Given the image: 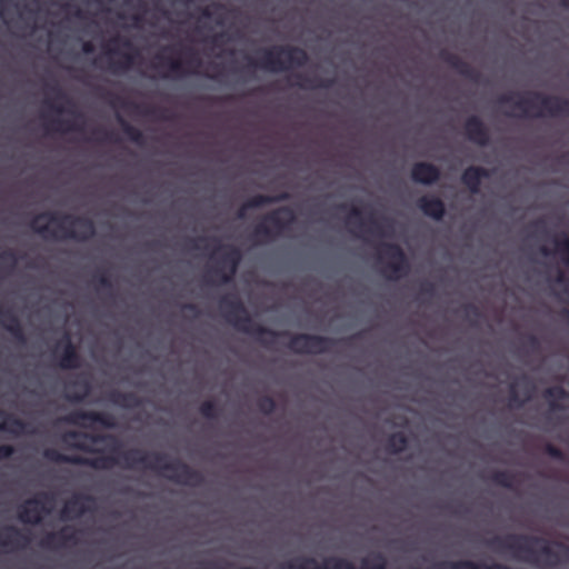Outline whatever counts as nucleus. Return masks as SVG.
Masks as SVG:
<instances>
[{"label":"nucleus","mask_w":569,"mask_h":569,"mask_svg":"<svg viewBox=\"0 0 569 569\" xmlns=\"http://www.w3.org/2000/svg\"><path fill=\"white\" fill-rule=\"evenodd\" d=\"M94 133L102 134V137L99 138L100 141H111L112 140V133L109 131L96 130Z\"/></svg>","instance_id":"nucleus-56"},{"label":"nucleus","mask_w":569,"mask_h":569,"mask_svg":"<svg viewBox=\"0 0 569 569\" xmlns=\"http://www.w3.org/2000/svg\"><path fill=\"white\" fill-rule=\"evenodd\" d=\"M489 170L482 167L470 166L461 174V182L469 189L471 193L480 191L481 180L488 178Z\"/></svg>","instance_id":"nucleus-25"},{"label":"nucleus","mask_w":569,"mask_h":569,"mask_svg":"<svg viewBox=\"0 0 569 569\" xmlns=\"http://www.w3.org/2000/svg\"><path fill=\"white\" fill-rule=\"evenodd\" d=\"M52 129L58 132L80 131L81 128L72 123L68 119L52 120Z\"/></svg>","instance_id":"nucleus-40"},{"label":"nucleus","mask_w":569,"mask_h":569,"mask_svg":"<svg viewBox=\"0 0 569 569\" xmlns=\"http://www.w3.org/2000/svg\"><path fill=\"white\" fill-rule=\"evenodd\" d=\"M487 546L501 551H508L513 558L538 563L542 561L550 567L558 566L562 558H569V545L560 541L550 542L545 538L529 535L509 533L495 536Z\"/></svg>","instance_id":"nucleus-3"},{"label":"nucleus","mask_w":569,"mask_h":569,"mask_svg":"<svg viewBox=\"0 0 569 569\" xmlns=\"http://www.w3.org/2000/svg\"><path fill=\"white\" fill-rule=\"evenodd\" d=\"M53 497L48 492L38 493L34 498L27 500L18 512V518L23 523L38 525L42 520V513L51 511Z\"/></svg>","instance_id":"nucleus-9"},{"label":"nucleus","mask_w":569,"mask_h":569,"mask_svg":"<svg viewBox=\"0 0 569 569\" xmlns=\"http://www.w3.org/2000/svg\"><path fill=\"white\" fill-rule=\"evenodd\" d=\"M556 280H557V282H559V283H562V282H565V281H566V277H565L563 271H561V270H559V271H558V274H557V279H556Z\"/></svg>","instance_id":"nucleus-58"},{"label":"nucleus","mask_w":569,"mask_h":569,"mask_svg":"<svg viewBox=\"0 0 569 569\" xmlns=\"http://www.w3.org/2000/svg\"><path fill=\"white\" fill-rule=\"evenodd\" d=\"M220 309L226 320L238 331L254 338L266 348L272 347L278 338L288 337V349L298 355H321L330 352L338 340L311 333L291 335L289 331H276L252 320L242 301L236 296H223Z\"/></svg>","instance_id":"nucleus-2"},{"label":"nucleus","mask_w":569,"mask_h":569,"mask_svg":"<svg viewBox=\"0 0 569 569\" xmlns=\"http://www.w3.org/2000/svg\"><path fill=\"white\" fill-rule=\"evenodd\" d=\"M526 345L532 350H538L540 347L539 339L535 335L527 336Z\"/></svg>","instance_id":"nucleus-49"},{"label":"nucleus","mask_w":569,"mask_h":569,"mask_svg":"<svg viewBox=\"0 0 569 569\" xmlns=\"http://www.w3.org/2000/svg\"><path fill=\"white\" fill-rule=\"evenodd\" d=\"M222 250V254L217 260L216 266L211 269V274L221 284L232 282L238 267L242 259V253L239 248L234 246H219L217 250L212 251L210 258L213 259L217 251Z\"/></svg>","instance_id":"nucleus-8"},{"label":"nucleus","mask_w":569,"mask_h":569,"mask_svg":"<svg viewBox=\"0 0 569 569\" xmlns=\"http://www.w3.org/2000/svg\"><path fill=\"white\" fill-rule=\"evenodd\" d=\"M213 9L214 10H220V9H223V6L220 4V3H214L211 7L202 8L201 9V17H203L206 19L212 18L214 16Z\"/></svg>","instance_id":"nucleus-47"},{"label":"nucleus","mask_w":569,"mask_h":569,"mask_svg":"<svg viewBox=\"0 0 569 569\" xmlns=\"http://www.w3.org/2000/svg\"><path fill=\"white\" fill-rule=\"evenodd\" d=\"M560 4L561 7L569 9V0H560Z\"/></svg>","instance_id":"nucleus-63"},{"label":"nucleus","mask_w":569,"mask_h":569,"mask_svg":"<svg viewBox=\"0 0 569 569\" xmlns=\"http://www.w3.org/2000/svg\"><path fill=\"white\" fill-rule=\"evenodd\" d=\"M78 541V531L70 527H63L57 532L47 533L46 537L41 540L40 546L51 549L54 547H64L68 543L74 545Z\"/></svg>","instance_id":"nucleus-17"},{"label":"nucleus","mask_w":569,"mask_h":569,"mask_svg":"<svg viewBox=\"0 0 569 569\" xmlns=\"http://www.w3.org/2000/svg\"><path fill=\"white\" fill-rule=\"evenodd\" d=\"M92 501L93 498L91 496H73L64 503L60 512L61 519L69 520L83 516L89 510L87 502Z\"/></svg>","instance_id":"nucleus-18"},{"label":"nucleus","mask_w":569,"mask_h":569,"mask_svg":"<svg viewBox=\"0 0 569 569\" xmlns=\"http://www.w3.org/2000/svg\"><path fill=\"white\" fill-rule=\"evenodd\" d=\"M63 421L79 427H88L87 422L98 423L103 428L114 427V419L110 415L98 411L76 410L64 416Z\"/></svg>","instance_id":"nucleus-11"},{"label":"nucleus","mask_w":569,"mask_h":569,"mask_svg":"<svg viewBox=\"0 0 569 569\" xmlns=\"http://www.w3.org/2000/svg\"><path fill=\"white\" fill-rule=\"evenodd\" d=\"M109 44L110 46L120 44L122 48H126V49H129V50H133L134 49L132 42L129 39L121 38L120 36H116V37L111 38L109 40Z\"/></svg>","instance_id":"nucleus-44"},{"label":"nucleus","mask_w":569,"mask_h":569,"mask_svg":"<svg viewBox=\"0 0 569 569\" xmlns=\"http://www.w3.org/2000/svg\"><path fill=\"white\" fill-rule=\"evenodd\" d=\"M14 452L10 445H0V460L9 459Z\"/></svg>","instance_id":"nucleus-48"},{"label":"nucleus","mask_w":569,"mask_h":569,"mask_svg":"<svg viewBox=\"0 0 569 569\" xmlns=\"http://www.w3.org/2000/svg\"><path fill=\"white\" fill-rule=\"evenodd\" d=\"M30 228L43 238L86 242L94 237L96 227L91 219L68 213L46 211L36 216Z\"/></svg>","instance_id":"nucleus-4"},{"label":"nucleus","mask_w":569,"mask_h":569,"mask_svg":"<svg viewBox=\"0 0 569 569\" xmlns=\"http://www.w3.org/2000/svg\"><path fill=\"white\" fill-rule=\"evenodd\" d=\"M490 481L499 487L512 489L516 482V476L508 470H496L490 475Z\"/></svg>","instance_id":"nucleus-32"},{"label":"nucleus","mask_w":569,"mask_h":569,"mask_svg":"<svg viewBox=\"0 0 569 569\" xmlns=\"http://www.w3.org/2000/svg\"><path fill=\"white\" fill-rule=\"evenodd\" d=\"M418 208L422 213L433 220H441L446 213L443 201L435 196H422L417 201Z\"/></svg>","instance_id":"nucleus-22"},{"label":"nucleus","mask_w":569,"mask_h":569,"mask_svg":"<svg viewBox=\"0 0 569 569\" xmlns=\"http://www.w3.org/2000/svg\"><path fill=\"white\" fill-rule=\"evenodd\" d=\"M339 211H345L348 209V206L346 203H340L336 207Z\"/></svg>","instance_id":"nucleus-62"},{"label":"nucleus","mask_w":569,"mask_h":569,"mask_svg":"<svg viewBox=\"0 0 569 569\" xmlns=\"http://www.w3.org/2000/svg\"><path fill=\"white\" fill-rule=\"evenodd\" d=\"M439 58L447 66L458 72L460 76L477 82L480 78V73L469 62L461 59L458 54L452 53L448 50H442L439 53Z\"/></svg>","instance_id":"nucleus-13"},{"label":"nucleus","mask_w":569,"mask_h":569,"mask_svg":"<svg viewBox=\"0 0 569 569\" xmlns=\"http://www.w3.org/2000/svg\"><path fill=\"white\" fill-rule=\"evenodd\" d=\"M119 123L121 124L123 133L128 137L130 141L134 142L138 146H142L144 143V136L140 129L130 124L122 118H119Z\"/></svg>","instance_id":"nucleus-33"},{"label":"nucleus","mask_w":569,"mask_h":569,"mask_svg":"<svg viewBox=\"0 0 569 569\" xmlns=\"http://www.w3.org/2000/svg\"><path fill=\"white\" fill-rule=\"evenodd\" d=\"M509 400L511 405H516L517 407H521L525 403V400H520L515 385L510 386Z\"/></svg>","instance_id":"nucleus-46"},{"label":"nucleus","mask_w":569,"mask_h":569,"mask_svg":"<svg viewBox=\"0 0 569 569\" xmlns=\"http://www.w3.org/2000/svg\"><path fill=\"white\" fill-rule=\"evenodd\" d=\"M73 16L76 18H82L83 17V12L82 10H80L79 8L76 9V11L73 12Z\"/></svg>","instance_id":"nucleus-60"},{"label":"nucleus","mask_w":569,"mask_h":569,"mask_svg":"<svg viewBox=\"0 0 569 569\" xmlns=\"http://www.w3.org/2000/svg\"><path fill=\"white\" fill-rule=\"evenodd\" d=\"M187 53L189 56V59H188V64H194L196 67H199L200 66V60L198 59L194 50L192 48H188L187 49Z\"/></svg>","instance_id":"nucleus-50"},{"label":"nucleus","mask_w":569,"mask_h":569,"mask_svg":"<svg viewBox=\"0 0 569 569\" xmlns=\"http://www.w3.org/2000/svg\"><path fill=\"white\" fill-rule=\"evenodd\" d=\"M199 413L207 419L218 417V407L213 400H206L199 407Z\"/></svg>","instance_id":"nucleus-39"},{"label":"nucleus","mask_w":569,"mask_h":569,"mask_svg":"<svg viewBox=\"0 0 569 569\" xmlns=\"http://www.w3.org/2000/svg\"><path fill=\"white\" fill-rule=\"evenodd\" d=\"M561 316L566 319L567 323L569 325V309H563L561 311Z\"/></svg>","instance_id":"nucleus-59"},{"label":"nucleus","mask_w":569,"mask_h":569,"mask_svg":"<svg viewBox=\"0 0 569 569\" xmlns=\"http://www.w3.org/2000/svg\"><path fill=\"white\" fill-rule=\"evenodd\" d=\"M51 90L56 93V98L58 100H64L68 103H70V101L67 99L66 94L61 91V89L59 87L54 86L51 88Z\"/></svg>","instance_id":"nucleus-53"},{"label":"nucleus","mask_w":569,"mask_h":569,"mask_svg":"<svg viewBox=\"0 0 569 569\" xmlns=\"http://www.w3.org/2000/svg\"><path fill=\"white\" fill-rule=\"evenodd\" d=\"M59 345L63 346L59 358V367L62 369H78L81 366V357L70 336L66 333Z\"/></svg>","instance_id":"nucleus-19"},{"label":"nucleus","mask_w":569,"mask_h":569,"mask_svg":"<svg viewBox=\"0 0 569 569\" xmlns=\"http://www.w3.org/2000/svg\"><path fill=\"white\" fill-rule=\"evenodd\" d=\"M30 542V537L16 527H8L0 532V546H20L26 547Z\"/></svg>","instance_id":"nucleus-28"},{"label":"nucleus","mask_w":569,"mask_h":569,"mask_svg":"<svg viewBox=\"0 0 569 569\" xmlns=\"http://www.w3.org/2000/svg\"><path fill=\"white\" fill-rule=\"evenodd\" d=\"M0 325L18 343H26L27 338L21 321L11 309H0Z\"/></svg>","instance_id":"nucleus-16"},{"label":"nucleus","mask_w":569,"mask_h":569,"mask_svg":"<svg viewBox=\"0 0 569 569\" xmlns=\"http://www.w3.org/2000/svg\"><path fill=\"white\" fill-rule=\"evenodd\" d=\"M463 129L469 141L481 147L489 144V130L478 116L469 117L463 124Z\"/></svg>","instance_id":"nucleus-14"},{"label":"nucleus","mask_w":569,"mask_h":569,"mask_svg":"<svg viewBox=\"0 0 569 569\" xmlns=\"http://www.w3.org/2000/svg\"><path fill=\"white\" fill-rule=\"evenodd\" d=\"M169 50H170V51H173V48H171V47H164L162 51L164 52V51H169Z\"/></svg>","instance_id":"nucleus-64"},{"label":"nucleus","mask_w":569,"mask_h":569,"mask_svg":"<svg viewBox=\"0 0 569 569\" xmlns=\"http://www.w3.org/2000/svg\"><path fill=\"white\" fill-rule=\"evenodd\" d=\"M73 386L81 387L82 392H74L67 396L72 402H82L90 391V385L87 380H76Z\"/></svg>","instance_id":"nucleus-37"},{"label":"nucleus","mask_w":569,"mask_h":569,"mask_svg":"<svg viewBox=\"0 0 569 569\" xmlns=\"http://www.w3.org/2000/svg\"><path fill=\"white\" fill-rule=\"evenodd\" d=\"M108 53L118 54L120 57L118 60H109L108 70L113 74H120L131 70L138 56V51L136 49L134 52H121L113 47L108 49Z\"/></svg>","instance_id":"nucleus-21"},{"label":"nucleus","mask_w":569,"mask_h":569,"mask_svg":"<svg viewBox=\"0 0 569 569\" xmlns=\"http://www.w3.org/2000/svg\"><path fill=\"white\" fill-rule=\"evenodd\" d=\"M63 441L70 448L99 456L87 458L77 455H63L57 449L47 448L42 452L43 458L56 463L86 466L94 470H110L114 467L133 470L142 467L149 470L169 472L166 477L170 481L190 487H200L204 481L200 471L178 459L168 460L164 453L147 452L139 448L121 451L120 440L110 433H88L71 430L64 433Z\"/></svg>","instance_id":"nucleus-1"},{"label":"nucleus","mask_w":569,"mask_h":569,"mask_svg":"<svg viewBox=\"0 0 569 569\" xmlns=\"http://www.w3.org/2000/svg\"><path fill=\"white\" fill-rule=\"evenodd\" d=\"M545 397L550 399V408L557 410L561 409V406L558 403V401L568 399L569 393L562 387H550L546 389Z\"/></svg>","instance_id":"nucleus-35"},{"label":"nucleus","mask_w":569,"mask_h":569,"mask_svg":"<svg viewBox=\"0 0 569 569\" xmlns=\"http://www.w3.org/2000/svg\"><path fill=\"white\" fill-rule=\"evenodd\" d=\"M260 53L259 60L246 57L248 63L244 70L259 68L270 72H284L305 67L309 61L306 50L295 46H274L271 49H262Z\"/></svg>","instance_id":"nucleus-6"},{"label":"nucleus","mask_w":569,"mask_h":569,"mask_svg":"<svg viewBox=\"0 0 569 569\" xmlns=\"http://www.w3.org/2000/svg\"><path fill=\"white\" fill-rule=\"evenodd\" d=\"M293 86L300 89H329L333 86L335 79H323L319 77H308L302 73L295 74Z\"/></svg>","instance_id":"nucleus-30"},{"label":"nucleus","mask_w":569,"mask_h":569,"mask_svg":"<svg viewBox=\"0 0 569 569\" xmlns=\"http://www.w3.org/2000/svg\"><path fill=\"white\" fill-rule=\"evenodd\" d=\"M283 569H356L353 563L345 558H328L319 566L315 558H302L299 563H287Z\"/></svg>","instance_id":"nucleus-12"},{"label":"nucleus","mask_w":569,"mask_h":569,"mask_svg":"<svg viewBox=\"0 0 569 569\" xmlns=\"http://www.w3.org/2000/svg\"><path fill=\"white\" fill-rule=\"evenodd\" d=\"M543 451L550 458L558 460V461H563L566 458L563 451L552 443H546L543 447Z\"/></svg>","instance_id":"nucleus-42"},{"label":"nucleus","mask_w":569,"mask_h":569,"mask_svg":"<svg viewBox=\"0 0 569 569\" xmlns=\"http://www.w3.org/2000/svg\"><path fill=\"white\" fill-rule=\"evenodd\" d=\"M46 104H48L50 109H52L54 112H57L59 114L63 113V112H69V113H72V114L74 113L72 110H67L62 106L56 104V103H53L50 100H47Z\"/></svg>","instance_id":"nucleus-51"},{"label":"nucleus","mask_w":569,"mask_h":569,"mask_svg":"<svg viewBox=\"0 0 569 569\" xmlns=\"http://www.w3.org/2000/svg\"><path fill=\"white\" fill-rule=\"evenodd\" d=\"M94 280L98 283V288L111 290L112 289V282L107 273H99L94 276Z\"/></svg>","instance_id":"nucleus-43"},{"label":"nucleus","mask_w":569,"mask_h":569,"mask_svg":"<svg viewBox=\"0 0 569 569\" xmlns=\"http://www.w3.org/2000/svg\"><path fill=\"white\" fill-rule=\"evenodd\" d=\"M29 425L23 420L7 413L0 409V431L9 432L13 436L31 435L33 430L28 429Z\"/></svg>","instance_id":"nucleus-26"},{"label":"nucleus","mask_w":569,"mask_h":569,"mask_svg":"<svg viewBox=\"0 0 569 569\" xmlns=\"http://www.w3.org/2000/svg\"><path fill=\"white\" fill-rule=\"evenodd\" d=\"M499 104H512L521 111L523 118H542L545 116H569V99L558 96H547L532 91L525 96L505 93L498 97Z\"/></svg>","instance_id":"nucleus-5"},{"label":"nucleus","mask_w":569,"mask_h":569,"mask_svg":"<svg viewBox=\"0 0 569 569\" xmlns=\"http://www.w3.org/2000/svg\"><path fill=\"white\" fill-rule=\"evenodd\" d=\"M111 400L122 407L133 408L140 405L138 396L133 392L116 391L111 395Z\"/></svg>","instance_id":"nucleus-34"},{"label":"nucleus","mask_w":569,"mask_h":569,"mask_svg":"<svg viewBox=\"0 0 569 569\" xmlns=\"http://www.w3.org/2000/svg\"><path fill=\"white\" fill-rule=\"evenodd\" d=\"M276 407H277L276 401L270 396H262L257 400V408L263 415L269 416V415L273 413L276 410Z\"/></svg>","instance_id":"nucleus-38"},{"label":"nucleus","mask_w":569,"mask_h":569,"mask_svg":"<svg viewBox=\"0 0 569 569\" xmlns=\"http://www.w3.org/2000/svg\"><path fill=\"white\" fill-rule=\"evenodd\" d=\"M465 311L469 315V316H472V317H480V310L477 306L472 305V303H468L466 305L465 307Z\"/></svg>","instance_id":"nucleus-52"},{"label":"nucleus","mask_w":569,"mask_h":569,"mask_svg":"<svg viewBox=\"0 0 569 569\" xmlns=\"http://www.w3.org/2000/svg\"><path fill=\"white\" fill-rule=\"evenodd\" d=\"M154 59L156 61L152 63L153 69L158 70L161 68H167L169 71V73L161 74L162 78H169L171 76L180 77L187 73L184 62L182 60L166 57L162 53H157Z\"/></svg>","instance_id":"nucleus-24"},{"label":"nucleus","mask_w":569,"mask_h":569,"mask_svg":"<svg viewBox=\"0 0 569 569\" xmlns=\"http://www.w3.org/2000/svg\"><path fill=\"white\" fill-rule=\"evenodd\" d=\"M437 569H510L502 563H492L485 566L472 560L442 561L437 565Z\"/></svg>","instance_id":"nucleus-29"},{"label":"nucleus","mask_w":569,"mask_h":569,"mask_svg":"<svg viewBox=\"0 0 569 569\" xmlns=\"http://www.w3.org/2000/svg\"><path fill=\"white\" fill-rule=\"evenodd\" d=\"M408 447V438L403 432L391 433L386 441V450L389 453L398 455L405 451Z\"/></svg>","instance_id":"nucleus-31"},{"label":"nucleus","mask_w":569,"mask_h":569,"mask_svg":"<svg viewBox=\"0 0 569 569\" xmlns=\"http://www.w3.org/2000/svg\"><path fill=\"white\" fill-rule=\"evenodd\" d=\"M533 227L540 228L545 226V222L542 220H537L532 223Z\"/></svg>","instance_id":"nucleus-61"},{"label":"nucleus","mask_w":569,"mask_h":569,"mask_svg":"<svg viewBox=\"0 0 569 569\" xmlns=\"http://www.w3.org/2000/svg\"><path fill=\"white\" fill-rule=\"evenodd\" d=\"M182 308H183V310L192 312L194 316H198L200 312L199 308L194 303H186V305H183Z\"/></svg>","instance_id":"nucleus-55"},{"label":"nucleus","mask_w":569,"mask_h":569,"mask_svg":"<svg viewBox=\"0 0 569 569\" xmlns=\"http://www.w3.org/2000/svg\"><path fill=\"white\" fill-rule=\"evenodd\" d=\"M289 199L287 192H282L276 196L268 194H256L247 200L237 212V218L242 219L246 216L248 209L260 208L266 204L277 203Z\"/></svg>","instance_id":"nucleus-23"},{"label":"nucleus","mask_w":569,"mask_h":569,"mask_svg":"<svg viewBox=\"0 0 569 569\" xmlns=\"http://www.w3.org/2000/svg\"><path fill=\"white\" fill-rule=\"evenodd\" d=\"M387 560L380 552L372 555L370 558H363L361 569H386Z\"/></svg>","instance_id":"nucleus-36"},{"label":"nucleus","mask_w":569,"mask_h":569,"mask_svg":"<svg viewBox=\"0 0 569 569\" xmlns=\"http://www.w3.org/2000/svg\"><path fill=\"white\" fill-rule=\"evenodd\" d=\"M410 176L415 182L430 186L440 179L441 171L437 166L421 161L412 166Z\"/></svg>","instance_id":"nucleus-15"},{"label":"nucleus","mask_w":569,"mask_h":569,"mask_svg":"<svg viewBox=\"0 0 569 569\" xmlns=\"http://www.w3.org/2000/svg\"><path fill=\"white\" fill-rule=\"evenodd\" d=\"M552 242L555 244L553 250L542 246L540 252L546 257L551 254L558 256L560 262L569 269V230L557 234Z\"/></svg>","instance_id":"nucleus-20"},{"label":"nucleus","mask_w":569,"mask_h":569,"mask_svg":"<svg viewBox=\"0 0 569 569\" xmlns=\"http://www.w3.org/2000/svg\"><path fill=\"white\" fill-rule=\"evenodd\" d=\"M296 222V214L290 207H279L268 212L254 229L252 236L259 240L270 241L281 237Z\"/></svg>","instance_id":"nucleus-7"},{"label":"nucleus","mask_w":569,"mask_h":569,"mask_svg":"<svg viewBox=\"0 0 569 569\" xmlns=\"http://www.w3.org/2000/svg\"><path fill=\"white\" fill-rule=\"evenodd\" d=\"M368 221L370 223V228L366 229V231H368L372 234H377V236L383 234V228H382V223L380 221H378L376 218H373V216H370ZM346 222L348 224H355L361 230H365V227H366L365 220L361 217V210L357 207L350 208L349 216H348Z\"/></svg>","instance_id":"nucleus-27"},{"label":"nucleus","mask_w":569,"mask_h":569,"mask_svg":"<svg viewBox=\"0 0 569 569\" xmlns=\"http://www.w3.org/2000/svg\"><path fill=\"white\" fill-rule=\"evenodd\" d=\"M82 51H83V53H86V54H90V53H92V52L94 51V46H93V43H92L91 41H86V42H83V44H82Z\"/></svg>","instance_id":"nucleus-54"},{"label":"nucleus","mask_w":569,"mask_h":569,"mask_svg":"<svg viewBox=\"0 0 569 569\" xmlns=\"http://www.w3.org/2000/svg\"><path fill=\"white\" fill-rule=\"evenodd\" d=\"M436 293V287L432 282L426 281L420 286V295L426 297H433Z\"/></svg>","instance_id":"nucleus-45"},{"label":"nucleus","mask_w":569,"mask_h":569,"mask_svg":"<svg viewBox=\"0 0 569 569\" xmlns=\"http://www.w3.org/2000/svg\"><path fill=\"white\" fill-rule=\"evenodd\" d=\"M206 240H207V238L191 239V240H190V243H191V247H192L193 249H198V248H200V247H199V244H198V242H202V241H206Z\"/></svg>","instance_id":"nucleus-57"},{"label":"nucleus","mask_w":569,"mask_h":569,"mask_svg":"<svg viewBox=\"0 0 569 569\" xmlns=\"http://www.w3.org/2000/svg\"><path fill=\"white\" fill-rule=\"evenodd\" d=\"M18 261L17 254L13 250L7 249L0 253V269H4L9 267L10 269L14 268Z\"/></svg>","instance_id":"nucleus-41"},{"label":"nucleus","mask_w":569,"mask_h":569,"mask_svg":"<svg viewBox=\"0 0 569 569\" xmlns=\"http://www.w3.org/2000/svg\"><path fill=\"white\" fill-rule=\"evenodd\" d=\"M381 253L387 256L390 261L386 264V270L390 271L389 279H399L409 272V262L402 248L397 243H382Z\"/></svg>","instance_id":"nucleus-10"}]
</instances>
